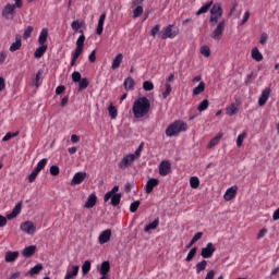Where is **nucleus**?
Instances as JSON below:
<instances>
[{
    "mask_svg": "<svg viewBox=\"0 0 279 279\" xmlns=\"http://www.w3.org/2000/svg\"><path fill=\"white\" fill-rule=\"evenodd\" d=\"M247 137V133L243 132L242 134H240L236 138V146L238 147H242L243 145V141H245V138Z\"/></svg>",
    "mask_w": 279,
    "mask_h": 279,
    "instance_id": "de8ad7c7",
    "label": "nucleus"
},
{
    "mask_svg": "<svg viewBox=\"0 0 279 279\" xmlns=\"http://www.w3.org/2000/svg\"><path fill=\"white\" fill-rule=\"evenodd\" d=\"M121 62H123V53H118L112 61L111 69L117 71L121 66Z\"/></svg>",
    "mask_w": 279,
    "mask_h": 279,
    "instance_id": "4be33fe9",
    "label": "nucleus"
},
{
    "mask_svg": "<svg viewBox=\"0 0 279 279\" xmlns=\"http://www.w3.org/2000/svg\"><path fill=\"white\" fill-rule=\"evenodd\" d=\"M206 90V83L201 82L197 87L193 89V95H202Z\"/></svg>",
    "mask_w": 279,
    "mask_h": 279,
    "instance_id": "e433bc0d",
    "label": "nucleus"
},
{
    "mask_svg": "<svg viewBox=\"0 0 279 279\" xmlns=\"http://www.w3.org/2000/svg\"><path fill=\"white\" fill-rule=\"evenodd\" d=\"M143 14V5H137L134 10H133V17L134 19H138V16H141Z\"/></svg>",
    "mask_w": 279,
    "mask_h": 279,
    "instance_id": "8fccbe9b",
    "label": "nucleus"
},
{
    "mask_svg": "<svg viewBox=\"0 0 279 279\" xmlns=\"http://www.w3.org/2000/svg\"><path fill=\"white\" fill-rule=\"evenodd\" d=\"M215 252H217V247L213 242H209L206 247L202 248L201 256H203V258H213Z\"/></svg>",
    "mask_w": 279,
    "mask_h": 279,
    "instance_id": "1a4fd4ad",
    "label": "nucleus"
},
{
    "mask_svg": "<svg viewBox=\"0 0 279 279\" xmlns=\"http://www.w3.org/2000/svg\"><path fill=\"white\" fill-rule=\"evenodd\" d=\"M36 254V245H29L22 251L24 258H32Z\"/></svg>",
    "mask_w": 279,
    "mask_h": 279,
    "instance_id": "a211bd4d",
    "label": "nucleus"
},
{
    "mask_svg": "<svg viewBox=\"0 0 279 279\" xmlns=\"http://www.w3.org/2000/svg\"><path fill=\"white\" fill-rule=\"evenodd\" d=\"M265 234H267V229L263 228L258 234H257V239H263V236H265Z\"/></svg>",
    "mask_w": 279,
    "mask_h": 279,
    "instance_id": "338daca9",
    "label": "nucleus"
},
{
    "mask_svg": "<svg viewBox=\"0 0 279 279\" xmlns=\"http://www.w3.org/2000/svg\"><path fill=\"white\" fill-rule=\"evenodd\" d=\"M225 29H226V21L219 22L217 27L211 33V38L217 43H219V40H221V37L223 36Z\"/></svg>",
    "mask_w": 279,
    "mask_h": 279,
    "instance_id": "6e6552de",
    "label": "nucleus"
},
{
    "mask_svg": "<svg viewBox=\"0 0 279 279\" xmlns=\"http://www.w3.org/2000/svg\"><path fill=\"white\" fill-rule=\"evenodd\" d=\"M32 32H34V26H27L24 31L23 38L24 40H27L28 38H32Z\"/></svg>",
    "mask_w": 279,
    "mask_h": 279,
    "instance_id": "a18cd8bd",
    "label": "nucleus"
},
{
    "mask_svg": "<svg viewBox=\"0 0 279 279\" xmlns=\"http://www.w3.org/2000/svg\"><path fill=\"white\" fill-rule=\"evenodd\" d=\"M210 8H213V1L206 3L205 5H203L197 12H196V16H201V14H206V12H208L210 10Z\"/></svg>",
    "mask_w": 279,
    "mask_h": 279,
    "instance_id": "f704fd0d",
    "label": "nucleus"
},
{
    "mask_svg": "<svg viewBox=\"0 0 279 279\" xmlns=\"http://www.w3.org/2000/svg\"><path fill=\"white\" fill-rule=\"evenodd\" d=\"M247 21H250V11H246L244 13L243 20L240 25H245V23H247Z\"/></svg>",
    "mask_w": 279,
    "mask_h": 279,
    "instance_id": "69168bd1",
    "label": "nucleus"
},
{
    "mask_svg": "<svg viewBox=\"0 0 279 279\" xmlns=\"http://www.w3.org/2000/svg\"><path fill=\"white\" fill-rule=\"evenodd\" d=\"M50 173L52 175H60V168L58 166H51L50 167Z\"/></svg>",
    "mask_w": 279,
    "mask_h": 279,
    "instance_id": "680f3d73",
    "label": "nucleus"
},
{
    "mask_svg": "<svg viewBox=\"0 0 279 279\" xmlns=\"http://www.w3.org/2000/svg\"><path fill=\"white\" fill-rule=\"evenodd\" d=\"M135 85H136V82H134V78H132V76H129L124 80L123 86L125 90H134Z\"/></svg>",
    "mask_w": 279,
    "mask_h": 279,
    "instance_id": "393cba45",
    "label": "nucleus"
},
{
    "mask_svg": "<svg viewBox=\"0 0 279 279\" xmlns=\"http://www.w3.org/2000/svg\"><path fill=\"white\" fill-rule=\"evenodd\" d=\"M205 279H215V270H209Z\"/></svg>",
    "mask_w": 279,
    "mask_h": 279,
    "instance_id": "774afa93",
    "label": "nucleus"
},
{
    "mask_svg": "<svg viewBox=\"0 0 279 279\" xmlns=\"http://www.w3.org/2000/svg\"><path fill=\"white\" fill-rule=\"evenodd\" d=\"M160 184V181L158 179H149L146 182V186H145V191L147 193V195L154 193V189H156V186H158Z\"/></svg>",
    "mask_w": 279,
    "mask_h": 279,
    "instance_id": "ddd939ff",
    "label": "nucleus"
},
{
    "mask_svg": "<svg viewBox=\"0 0 279 279\" xmlns=\"http://www.w3.org/2000/svg\"><path fill=\"white\" fill-rule=\"evenodd\" d=\"M251 56L253 60H256V62H263V53H260V50H258V48H253Z\"/></svg>",
    "mask_w": 279,
    "mask_h": 279,
    "instance_id": "7c9ffc66",
    "label": "nucleus"
},
{
    "mask_svg": "<svg viewBox=\"0 0 279 279\" xmlns=\"http://www.w3.org/2000/svg\"><path fill=\"white\" fill-rule=\"evenodd\" d=\"M90 83L88 82V78L84 77L81 78L78 82V90H86V88H88V85Z\"/></svg>",
    "mask_w": 279,
    "mask_h": 279,
    "instance_id": "ea45409f",
    "label": "nucleus"
},
{
    "mask_svg": "<svg viewBox=\"0 0 279 279\" xmlns=\"http://www.w3.org/2000/svg\"><path fill=\"white\" fill-rule=\"evenodd\" d=\"M81 80H82V74L80 72H77V71H74L72 73V81L74 82V84L80 83Z\"/></svg>",
    "mask_w": 279,
    "mask_h": 279,
    "instance_id": "864d4df0",
    "label": "nucleus"
},
{
    "mask_svg": "<svg viewBox=\"0 0 279 279\" xmlns=\"http://www.w3.org/2000/svg\"><path fill=\"white\" fill-rule=\"evenodd\" d=\"M196 254H197V247L191 248L185 258L186 263H191V260H193V258H195Z\"/></svg>",
    "mask_w": 279,
    "mask_h": 279,
    "instance_id": "79ce46f5",
    "label": "nucleus"
},
{
    "mask_svg": "<svg viewBox=\"0 0 279 279\" xmlns=\"http://www.w3.org/2000/svg\"><path fill=\"white\" fill-rule=\"evenodd\" d=\"M223 133H220L216 137L211 138L209 144L207 145L208 149H211V147L219 145V141H221Z\"/></svg>",
    "mask_w": 279,
    "mask_h": 279,
    "instance_id": "473e14b6",
    "label": "nucleus"
},
{
    "mask_svg": "<svg viewBox=\"0 0 279 279\" xmlns=\"http://www.w3.org/2000/svg\"><path fill=\"white\" fill-rule=\"evenodd\" d=\"M138 206H141V201H135L130 205V213H136L138 210Z\"/></svg>",
    "mask_w": 279,
    "mask_h": 279,
    "instance_id": "6e6d98bb",
    "label": "nucleus"
},
{
    "mask_svg": "<svg viewBox=\"0 0 279 279\" xmlns=\"http://www.w3.org/2000/svg\"><path fill=\"white\" fill-rule=\"evenodd\" d=\"M96 204H97V195L95 193H92L85 203V208H95Z\"/></svg>",
    "mask_w": 279,
    "mask_h": 279,
    "instance_id": "412c9836",
    "label": "nucleus"
},
{
    "mask_svg": "<svg viewBox=\"0 0 279 279\" xmlns=\"http://www.w3.org/2000/svg\"><path fill=\"white\" fill-rule=\"evenodd\" d=\"M190 186H191V189H199V178L191 177Z\"/></svg>",
    "mask_w": 279,
    "mask_h": 279,
    "instance_id": "37998d69",
    "label": "nucleus"
},
{
    "mask_svg": "<svg viewBox=\"0 0 279 279\" xmlns=\"http://www.w3.org/2000/svg\"><path fill=\"white\" fill-rule=\"evenodd\" d=\"M186 130H189V124L182 120H177L166 129V136H178L180 132H186Z\"/></svg>",
    "mask_w": 279,
    "mask_h": 279,
    "instance_id": "7ed1b4c3",
    "label": "nucleus"
},
{
    "mask_svg": "<svg viewBox=\"0 0 279 279\" xmlns=\"http://www.w3.org/2000/svg\"><path fill=\"white\" fill-rule=\"evenodd\" d=\"M16 258H19V251H9L5 254V263H14V260H16Z\"/></svg>",
    "mask_w": 279,
    "mask_h": 279,
    "instance_id": "bb28decb",
    "label": "nucleus"
},
{
    "mask_svg": "<svg viewBox=\"0 0 279 279\" xmlns=\"http://www.w3.org/2000/svg\"><path fill=\"white\" fill-rule=\"evenodd\" d=\"M21 208H23V203H17L12 213L19 217V215H21Z\"/></svg>",
    "mask_w": 279,
    "mask_h": 279,
    "instance_id": "bf43d9fd",
    "label": "nucleus"
},
{
    "mask_svg": "<svg viewBox=\"0 0 279 279\" xmlns=\"http://www.w3.org/2000/svg\"><path fill=\"white\" fill-rule=\"evenodd\" d=\"M86 177H87L86 172H76L71 181L72 186L82 184V182L86 180Z\"/></svg>",
    "mask_w": 279,
    "mask_h": 279,
    "instance_id": "2eb2a0df",
    "label": "nucleus"
},
{
    "mask_svg": "<svg viewBox=\"0 0 279 279\" xmlns=\"http://www.w3.org/2000/svg\"><path fill=\"white\" fill-rule=\"evenodd\" d=\"M171 173V162L169 160H163L159 163V175L162 178L169 175Z\"/></svg>",
    "mask_w": 279,
    "mask_h": 279,
    "instance_id": "9d476101",
    "label": "nucleus"
},
{
    "mask_svg": "<svg viewBox=\"0 0 279 279\" xmlns=\"http://www.w3.org/2000/svg\"><path fill=\"white\" fill-rule=\"evenodd\" d=\"M108 112H109L110 119L112 120L117 119V117L119 116V110H117V107H114L112 102H110L108 107Z\"/></svg>",
    "mask_w": 279,
    "mask_h": 279,
    "instance_id": "c756f323",
    "label": "nucleus"
},
{
    "mask_svg": "<svg viewBox=\"0 0 279 279\" xmlns=\"http://www.w3.org/2000/svg\"><path fill=\"white\" fill-rule=\"evenodd\" d=\"M110 236H112V230L107 229L102 231L99 235V244L104 245L105 243H108V241H110Z\"/></svg>",
    "mask_w": 279,
    "mask_h": 279,
    "instance_id": "dca6fc26",
    "label": "nucleus"
},
{
    "mask_svg": "<svg viewBox=\"0 0 279 279\" xmlns=\"http://www.w3.org/2000/svg\"><path fill=\"white\" fill-rule=\"evenodd\" d=\"M48 46L47 45H40L35 52H34V58L40 59L45 53H47Z\"/></svg>",
    "mask_w": 279,
    "mask_h": 279,
    "instance_id": "b1692460",
    "label": "nucleus"
},
{
    "mask_svg": "<svg viewBox=\"0 0 279 279\" xmlns=\"http://www.w3.org/2000/svg\"><path fill=\"white\" fill-rule=\"evenodd\" d=\"M158 226H160V218H156L153 222L148 223L145 227L144 232H149V230H156Z\"/></svg>",
    "mask_w": 279,
    "mask_h": 279,
    "instance_id": "2f4dec72",
    "label": "nucleus"
},
{
    "mask_svg": "<svg viewBox=\"0 0 279 279\" xmlns=\"http://www.w3.org/2000/svg\"><path fill=\"white\" fill-rule=\"evenodd\" d=\"M66 90V87L64 85H60L56 88V95H62Z\"/></svg>",
    "mask_w": 279,
    "mask_h": 279,
    "instance_id": "0e129e2a",
    "label": "nucleus"
},
{
    "mask_svg": "<svg viewBox=\"0 0 279 279\" xmlns=\"http://www.w3.org/2000/svg\"><path fill=\"white\" fill-rule=\"evenodd\" d=\"M19 134H21V132L16 131V132H8L3 137H2V142L3 143H8V141H11V138H16V136H19Z\"/></svg>",
    "mask_w": 279,
    "mask_h": 279,
    "instance_id": "c9c22d12",
    "label": "nucleus"
},
{
    "mask_svg": "<svg viewBox=\"0 0 279 279\" xmlns=\"http://www.w3.org/2000/svg\"><path fill=\"white\" fill-rule=\"evenodd\" d=\"M201 53L202 56H204L205 58H210V47L208 46H203L201 48Z\"/></svg>",
    "mask_w": 279,
    "mask_h": 279,
    "instance_id": "603ef678",
    "label": "nucleus"
},
{
    "mask_svg": "<svg viewBox=\"0 0 279 279\" xmlns=\"http://www.w3.org/2000/svg\"><path fill=\"white\" fill-rule=\"evenodd\" d=\"M207 265H208V262H206V259H203L202 262L196 264V274H202V271H205Z\"/></svg>",
    "mask_w": 279,
    "mask_h": 279,
    "instance_id": "4c0bfd02",
    "label": "nucleus"
},
{
    "mask_svg": "<svg viewBox=\"0 0 279 279\" xmlns=\"http://www.w3.org/2000/svg\"><path fill=\"white\" fill-rule=\"evenodd\" d=\"M47 38H49V29L43 28L38 37V44L47 45Z\"/></svg>",
    "mask_w": 279,
    "mask_h": 279,
    "instance_id": "aec40b11",
    "label": "nucleus"
},
{
    "mask_svg": "<svg viewBox=\"0 0 279 279\" xmlns=\"http://www.w3.org/2000/svg\"><path fill=\"white\" fill-rule=\"evenodd\" d=\"M22 232H25L26 234H35L36 233V225L32 221H25L21 225Z\"/></svg>",
    "mask_w": 279,
    "mask_h": 279,
    "instance_id": "f8f14e48",
    "label": "nucleus"
},
{
    "mask_svg": "<svg viewBox=\"0 0 279 279\" xmlns=\"http://www.w3.org/2000/svg\"><path fill=\"white\" fill-rule=\"evenodd\" d=\"M22 46H23V43L21 40V36L16 35L15 41L10 46L9 50L11 52L19 51V49H21Z\"/></svg>",
    "mask_w": 279,
    "mask_h": 279,
    "instance_id": "5701e85b",
    "label": "nucleus"
},
{
    "mask_svg": "<svg viewBox=\"0 0 279 279\" xmlns=\"http://www.w3.org/2000/svg\"><path fill=\"white\" fill-rule=\"evenodd\" d=\"M104 23H106V13H102L98 20V25L96 28V34L101 36L104 34Z\"/></svg>",
    "mask_w": 279,
    "mask_h": 279,
    "instance_id": "f3484780",
    "label": "nucleus"
},
{
    "mask_svg": "<svg viewBox=\"0 0 279 279\" xmlns=\"http://www.w3.org/2000/svg\"><path fill=\"white\" fill-rule=\"evenodd\" d=\"M143 151V144L138 146V148L135 150V154H131L132 156H135V159L138 160L141 158V154Z\"/></svg>",
    "mask_w": 279,
    "mask_h": 279,
    "instance_id": "052dcab7",
    "label": "nucleus"
},
{
    "mask_svg": "<svg viewBox=\"0 0 279 279\" xmlns=\"http://www.w3.org/2000/svg\"><path fill=\"white\" fill-rule=\"evenodd\" d=\"M171 90H172L171 84L166 83V89H165V92L162 93V98H163V99H167V98L171 95Z\"/></svg>",
    "mask_w": 279,
    "mask_h": 279,
    "instance_id": "3c124183",
    "label": "nucleus"
},
{
    "mask_svg": "<svg viewBox=\"0 0 279 279\" xmlns=\"http://www.w3.org/2000/svg\"><path fill=\"white\" fill-rule=\"evenodd\" d=\"M268 38H269V37H268L267 33H263V34L260 35V39H259L260 45H267V39H268Z\"/></svg>",
    "mask_w": 279,
    "mask_h": 279,
    "instance_id": "e2e57ef3",
    "label": "nucleus"
},
{
    "mask_svg": "<svg viewBox=\"0 0 279 279\" xmlns=\"http://www.w3.org/2000/svg\"><path fill=\"white\" fill-rule=\"evenodd\" d=\"M80 37L76 40V48L74 50V52H72V59H71V63L70 66H75V63L77 62V59L80 58V56H82L83 51H84V43H86V36L84 35V31H78Z\"/></svg>",
    "mask_w": 279,
    "mask_h": 279,
    "instance_id": "f03ea898",
    "label": "nucleus"
},
{
    "mask_svg": "<svg viewBox=\"0 0 279 279\" xmlns=\"http://www.w3.org/2000/svg\"><path fill=\"white\" fill-rule=\"evenodd\" d=\"M157 34H160V24L155 25L150 31V36H153V38H156Z\"/></svg>",
    "mask_w": 279,
    "mask_h": 279,
    "instance_id": "4d7b16f0",
    "label": "nucleus"
},
{
    "mask_svg": "<svg viewBox=\"0 0 279 279\" xmlns=\"http://www.w3.org/2000/svg\"><path fill=\"white\" fill-rule=\"evenodd\" d=\"M108 274H110V262H102L100 265V276L108 278Z\"/></svg>",
    "mask_w": 279,
    "mask_h": 279,
    "instance_id": "6ab92c4d",
    "label": "nucleus"
},
{
    "mask_svg": "<svg viewBox=\"0 0 279 279\" xmlns=\"http://www.w3.org/2000/svg\"><path fill=\"white\" fill-rule=\"evenodd\" d=\"M271 95V88L266 87L258 99V106L263 107L269 100V96Z\"/></svg>",
    "mask_w": 279,
    "mask_h": 279,
    "instance_id": "4468645a",
    "label": "nucleus"
},
{
    "mask_svg": "<svg viewBox=\"0 0 279 279\" xmlns=\"http://www.w3.org/2000/svg\"><path fill=\"white\" fill-rule=\"evenodd\" d=\"M178 34H180V29L170 24L167 27H163L162 32L159 33V37L161 40H167V38L173 39Z\"/></svg>",
    "mask_w": 279,
    "mask_h": 279,
    "instance_id": "39448f33",
    "label": "nucleus"
},
{
    "mask_svg": "<svg viewBox=\"0 0 279 279\" xmlns=\"http://www.w3.org/2000/svg\"><path fill=\"white\" fill-rule=\"evenodd\" d=\"M112 195H119V185H114L111 191L107 192L104 196V202H110V197H112Z\"/></svg>",
    "mask_w": 279,
    "mask_h": 279,
    "instance_id": "a878e982",
    "label": "nucleus"
},
{
    "mask_svg": "<svg viewBox=\"0 0 279 279\" xmlns=\"http://www.w3.org/2000/svg\"><path fill=\"white\" fill-rule=\"evenodd\" d=\"M47 162H48L47 158L41 159V160L37 163V166H36V168H35V171H38V172L40 173V171H43V169H45V167H47Z\"/></svg>",
    "mask_w": 279,
    "mask_h": 279,
    "instance_id": "c03bdc74",
    "label": "nucleus"
},
{
    "mask_svg": "<svg viewBox=\"0 0 279 279\" xmlns=\"http://www.w3.org/2000/svg\"><path fill=\"white\" fill-rule=\"evenodd\" d=\"M135 160H136V156L132 154L125 155L119 162L118 167L119 169H122V171L125 169H130V167L134 165Z\"/></svg>",
    "mask_w": 279,
    "mask_h": 279,
    "instance_id": "0eeeda50",
    "label": "nucleus"
},
{
    "mask_svg": "<svg viewBox=\"0 0 279 279\" xmlns=\"http://www.w3.org/2000/svg\"><path fill=\"white\" fill-rule=\"evenodd\" d=\"M84 25H85L84 21L75 20L72 22L71 27L73 32H80V29H82Z\"/></svg>",
    "mask_w": 279,
    "mask_h": 279,
    "instance_id": "72a5a7b5",
    "label": "nucleus"
},
{
    "mask_svg": "<svg viewBox=\"0 0 279 279\" xmlns=\"http://www.w3.org/2000/svg\"><path fill=\"white\" fill-rule=\"evenodd\" d=\"M40 271H43V265L41 264H37L33 268H31L28 274L31 276H37V274H40Z\"/></svg>",
    "mask_w": 279,
    "mask_h": 279,
    "instance_id": "a19ab883",
    "label": "nucleus"
},
{
    "mask_svg": "<svg viewBox=\"0 0 279 279\" xmlns=\"http://www.w3.org/2000/svg\"><path fill=\"white\" fill-rule=\"evenodd\" d=\"M236 193H239V186H236V185H233V186L227 189V191L223 195L225 202H232V199H234V197H236Z\"/></svg>",
    "mask_w": 279,
    "mask_h": 279,
    "instance_id": "9b49d317",
    "label": "nucleus"
},
{
    "mask_svg": "<svg viewBox=\"0 0 279 279\" xmlns=\"http://www.w3.org/2000/svg\"><path fill=\"white\" fill-rule=\"evenodd\" d=\"M80 274V266H72V270H68L64 279L75 278Z\"/></svg>",
    "mask_w": 279,
    "mask_h": 279,
    "instance_id": "c85d7f7f",
    "label": "nucleus"
},
{
    "mask_svg": "<svg viewBox=\"0 0 279 279\" xmlns=\"http://www.w3.org/2000/svg\"><path fill=\"white\" fill-rule=\"evenodd\" d=\"M121 194H112L110 196L111 199V206H119V204H121Z\"/></svg>",
    "mask_w": 279,
    "mask_h": 279,
    "instance_id": "58836bf2",
    "label": "nucleus"
},
{
    "mask_svg": "<svg viewBox=\"0 0 279 279\" xmlns=\"http://www.w3.org/2000/svg\"><path fill=\"white\" fill-rule=\"evenodd\" d=\"M223 16V9H221V4L215 3L210 10V19L209 23L211 27H215L217 23H219V17Z\"/></svg>",
    "mask_w": 279,
    "mask_h": 279,
    "instance_id": "20e7f679",
    "label": "nucleus"
},
{
    "mask_svg": "<svg viewBox=\"0 0 279 279\" xmlns=\"http://www.w3.org/2000/svg\"><path fill=\"white\" fill-rule=\"evenodd\" d=\"M143 88L144 90H147V92L154 90V83L151 81H145L143 83Z\"/></svg>",
    "mask_w": 279,
    "mask_h": 279,
    "instance_id": "5fc2aeb1",
    "label": "nucleus"
},
{
    "mask_svg": "<svg viewBox=\"0 0 279 279\" xmlns=\"http://www.w3.org/2000/svg\"><path fill=\"white\" fill-rule=\"evenodd\" d=\"M151 110V101L147 97L143 96L137 98L132 106V112L134 119H145Z\"/></svg>",
    "mask_w": 279,
    "mask_h": 279,
    "instance_id": "f257e3e1",
    "label": "nucleus"
},
{
    "mask_svg": "<svg viewBox=\"0 0 279 279\" xmlns=\"http://www.w3.org/2000/svg\"><path fill=\"white\" fill-rule=\"evenodd\" d=\"M38 173L40 172L34 169V171L28 175V182H35L36 178H38Z\"/></svg>",
    "mask_w": 279,
    "mask_h": 279,
    "instance_id": "13d9d810",
    "label": "nucleus"
},
{
    "mask_svg": "<svg viewBox=\"0 0 279 279\" xmlns=\"http://www.w3.org/2000/svg\"><path fill=\"white\" fill-rule=\"evenodd\" d=\"M236 112H239V106L236 104H231L226 108V114H228V117H233Z\"/></svg>",
    "mask_w": 279,
    "mask_h": 279,
    "instance_id": "cd10ccee",
    "label": "nucleus"
},
{
    "mask_svg": "<svg viewBox=\"0 0 279 279\" xmlns=\"http://www.w3.org/2000/svg\"><path fill=\"white\" fill-rule=\"evenodd\" d=\"M82 271L84 276L90 271V260H85L83 266H82Z\"/></svg>",
    "mask_w": 279,
    "mask_h": 279,
    "instance_id": "09e8293b",
    "label": "nucleus"
},
{
    "mask_svg": "<svg viewBox=\"0 0 279 279\" xmlns=\"http://www.w3.org/2000/svg\"><path fill=\"white\" fill-rule=\"evenodd\" d=\"M208 99L203 100L197 107L198 112H204V110H208Z\"/></svg>",
    "mask_w": 279,
    "mask_h": 279,
    "instance_id": "49530a36",
    "label": "nucleus"
},
{
    "mask_svg": "<svg viewBox=\"0 0 279 279\" xmlns=\"http://www.w3.org/2000/svg\"><path fill=\"white\" fill-rule=\"evenodd\" d=\"M2 19L5 21H14V16H16V7H14L12 3H7L2 8Z\"/></svg>",
    "mask_w": 279,
    "mask_h": 279,
    "instance_id": "423d86ee",
    "label": "nucleus"
}]
</instances>
